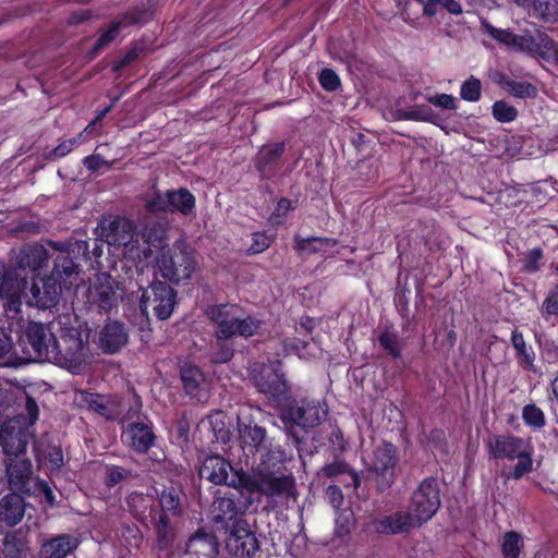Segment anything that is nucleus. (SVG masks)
Returning a JSON list of instances; mask_svg holds the SVG:
<instances>
[{"instance_id": "1", "label": "nucleus", "mask_w": 558, "mask_h": 558, "mask_svg": "<svg viewBox=\"0 0 558 558\" xmlns=\"http://www.w3.org/2000/svg\"><path fill=\"white\" fill-rule=\"evenodd\" d=\"M54 325L58 326L59 338L50 362L74 374L83 372L90 362L88 333L83 330L78 318L71 314L59 315Z\"/></svg>"}, {"instance_id": "2", "label": "nucleus", "mask_w": 558, "mask_h": 558, "mask_svg": "<svg viewBox=\"0 0 558 558\" xmlns=\"http://www.w3.org/2000/svg\"><path fill=\"white\" fill-rule=\"evenodd\" d=\"M488 454L494 459L518 460L512 476L520 480L533 469L534 448L530 438L511 434L492 435L486 441Z\"/></svg>"}, {"instance_id": "3", "label": "nucleus", "mask_w": 558, "mask_h": 558, "mask_svg": "<svg viewBox=\"0 0 558 558\" xmlns=\"http://www.w3.org/2000/svg\"><path fill=\"white\" fill-rule=\"evenodd\" d=\"M207 317L216 325V337L227 340L235 336L252 337L260 327V322L251 316H241L236 305L220 304L210 306L206 311Z\"/></svg>"}, {"instance_id": "4", "label": "nucleus", "mask_w": 558, "mask_h": 558, "mask_svg": "<svg viewBox=\"0 0 558 558\" xmlns=\"http://www.w3.org/2000/svg\"><path fill=\"white\" fill-rule=\"evenodd\" d=\"M157 267L161 276L171 282L190 280L197 269L196 253L185 241H175L171 248L157 257Z\"/></svg>"}, {"instance_id": "5", "label": "nucleus", "mask_w": 558, "mask_h": 558, "mask_svg": "<svg viewBox=\"0 0 558 558\" xmlns=\"http://www.w3.org/2000/svg\"><path fill=\"white\" fill-rule=\"evenodd\" d=\"M328 414L327 404L318 399L292 400L280 410V418L290 432L300 427L307 429L322 424Z\"/></svg>"}, {"instance_id": "6", "label": "nucleus", "mask_w": 558, "mask_h": 558, "mask_svg": "<svg viewBox=\"0 0 558 558\" xmlns=\"http://www.w3.org/2000/svg\"><path fill=\"white\" fill-rule=\"evenodd\" d=\"M175 304V291L163 281L155 280L142 290L140 308L146 317L153 312L158 319L166 320L173 313Z\"/></svg>"}, {"instance_id": "7", "label": "nucleus", "mask_w": 558, "mask_h": 558, "mask_svg": "<svg viewBox=\"0 0 558 558\" xmlns=\"http://www.w3.org/2000/svg\"><path fill=\"white\" fill-rule=\"evenodd\" d=\"M440 507V489L434 477L423 480L414 490L410 511L422 525L429 521Z\"/></svg>"}, {"instance_id": "8", "label": "nucleus", "mask_w": 558, "mask_h": 558, "mask_svg": "<svg viewBox=\"0 0 558 558\" xmlns=\"http://www.w3.org/2000/svg\"><path fill=\"white\" fill-rule=\"evenodd\" d=\"M86 299L90 305L108 312L118 303V283L108 274H97L89 283Z\"/></svg>"}, {"instance_id": "9", "label": "nucleus", "mask_w": 558, "mask_h": 558, "mask_svg": "<svg viewBox=\"0 0 558 558\" xmlns=\"http://www.w3.org/2000/svg\"><path fill=\"white\" fill-rule=\"evenodd\" d=\"M58 326L54 319L45 325L41 323L31 322L25 330V336L37 357L49 361L51 351L57 347Z\"/></svg>"}, {"instance_id": "10", "label": "nucleus", "mask_w": 558, "mask_h": 558, "mask_svg": "<svg viewBox=\"0 0 558 558\" xmlns=\"http://www.w3.org/2000/svg\"><path fill=\"white\" fill-rule=\"evenodd\" d=\"M368 468L389 486L395 476L398 457L396 447L386 441L378 444L365 459Z\"/></svg>"}, {"instance_id": "11", "label": "nucleus", "mask_w": 558, "mask_h": 558, "mask_svg": "<svg viewBox=\"0 0 558 558\" xmlns=\"http://www.w3.org/2000/svg\"><path fill=\"white\" fill-rule=\"evenodd\" d=\"M62 288L58 283V279L51 275L39 277L33 280L29 294H26V289L22 296L27 298L29 305L37 306L39 308H50L58 304L61 296Z\"/></svg>"}, {"instance_id": "12", "label": "nucleus", "mask_w": 558, "mask_h": 558, "mask_svg": "<svg viewBox=\"0 0 558 558\" xmlns=\"http://www.w3.org/2000/svg\"><path fill=\"white\" fill-rule=\"evenodd\" d=\"M254 384L259 392L274 400H279L288 391V385L279 362L263 365L254 376Z\"/></svg>"}, {"instance_id": "13", "label": "nucleus", "mask_w": 558, "mask_h": 558, "mask_svg": "<svg viewBox=\"0 0 558 558\" xmlns=\"http://www.w3.org/2000/svg\"><path fill=\"white\" fill-rule=\"evenodd\" d=\"M253 486L256 492L271 498L294 495V478L291 475L260 472L254 477Z\"/></svg>"}, {"instance_id": "14", "label": "nucleus", "mask_w": 558, "mask_h": 558, "mask_svg": "<svg viewBox=\"0 0 558 558\" xmlns=\"http://www.w3.org/2000/svg\"><path fill=\"white\" fill-rule=\"evenodd\" d=\"M226 549L234 558H252L259 545L255 535L238 522L226 539Z\"/></svg>"}, {"instance_id": "15", "label": "nucleus", "mask_w": 558, "mask_h": 558, "mask_svg": "<svg viewBox=\"0 0 558 558\" xmlns=\"http://www.w3.org/2000/svg\"><path fill=\"white\" fill-rule=\"evenodd\" d=\"M27 281L16 277V270H4L0 264V298L5 301L8 311L19 312L22 294H24Z\"/></svg>"}, {"instance_id": "16", "label": "nucleus", "mask_w": 558, "mask_h": 558, "mask_svg": "<svg viewBox=\"0 0 558 558\" xmlns=\"http://www.w3.org/2000/svg\"><path fill=\"white\" fill-rule=\"evenodd\" d=\"M49 258V253L43 244H27L19 251L15 256L14 265L10 270H16V277L26 281V278L21 276V271H36L41 268Z\"/></svg>"}, {"instance_id": "17", "label": "nucleus", "mask_w": 558, "mask_h": 558, "mask_svg": "<svg viewBox=\"0 0 558 558\" xmlns=\"http://www.w3.org/2000/svg\"><path fill=\"white\" fill-rule=\"evenodd\" d=\"M199 475L215 485L234 486L236 483L230 462L220 456L207 457L199 469Z\"/></svg>"}, {"instance_id": "18", "label": "nucleus", "mask_w": 558, "mask_h": 558, "mask_svg": "<svg viewBox=\"0 0 558 558\" xmlns=\"http://www.w3.org/2000/svg\"><path fill=\"white\" fill-rule=\"evenodd\" d=\"M123 438L134 451L145 453L154 445L156 437L151 423L145 418L130 423L123 432Z\"/></svg>"}, {"instance_id": "19", "label": "nucleus", "mask_w": 558, "mask_h": 558, "mask_svg": "<svg viewBox=\"0 0 558 558\" xmlns=\"http://www.w3.org/2000/svg\"><path fill=\"white\" fill-rule=\"evenodd\" d=\"M151 16V12L146 8H135L132 11L125 13L121 21L113 22L108 29L104 31L97 39L94 50L99 51L113 41L120 29L129 24H141L148 21Z\"/></svg>"}, {"instance_id": "20", "label": "nucleus", "mask_w": 558, "mask_h": 558, "mask_svg": "<svg viewBox=\"0 0 558 558\" xmlns=\"http://www.w3.org/2000/svg\"><path fill=\"white\" fill-rule=\"evenodd\" d=\"M420 526L411 511H396L376 521V530L384 534H407Z\"/></svg>"}, {"instance_id": "21", "label": "nucleus", "mask_w": 558, "mask_h": 558, "mask_svg": "<svg viewBox=\"0 0 558 558\" xmlns=\"http://www.w3.org/2000/svg\"><path fill=\"white\" fill-rule=\"evenodd\" d=\"M0 444L8 458L23 456L27 445L26 432L11 423H4L0 428Z\"/></svg>"}, {"instance_id": "22", "label": "nucleus", "mask_w": 558, "mask_h": 558, "mask_svg": "<svg viewBox=\"0 0 558 558\" xmlns=\"http://www.w3.org/2000/svg\"><path fill=\"white\" fill-rule=\"evenodd\" d=\"M186 554L197 558H216L219 554V543L213 533L198 530L186 542Z\"/></svg>"}, {"instance_id": "23", "label": "nucleus", "mask_w": 558, "mask_h": 558, "mask_svg": "<svg viewBox=\"0 0 558 558\" xmlns=\"http://www.w3.org/2000/svg\"><path fill=\"white\" fill-rule=\"evenodd\" d=\"M50 275L58 279V283H60L62 289H70L78 284L80 267L74 263L69 253L59 254L54 258Z\"/></svg>"}, {"instance_id": "24", "label": "nucleus", "mask_w": 558, "mask_h": 558, "mask_svg": "<svg viewBox=\"0 0 558 558\" xmlns=\"http://www.w3.org/2000/svg\"><path fill=\"white\" fill-rule=\"evenodd\" d=\"M128 342V333L122 324L111 322L106 324L100 333V345L107 353H116Z\"/></svg>"}, {"instance_id": "25", "label": "nucleus", "mask_w": 558, "mask_h": 558, "mask_svg": "<svg viewBox=\"0 0 558 558\" xmlns=\"http://www.w3.org/2000/svg\"><path fill=\"white\" fill-rule=\"evenodd\" d=\"M134 228L130 220L119 219L110 225L109 232L107 233V243L110 246L133 250Z\"/></svg>"}, {"instance_id": "26", "label": "nucleus", "mask_w": 558, "mask_h": 558, "mask_svg": "<svg viewBox=\"0 0 558 558\" xmlns=\"http://www.w3.org/2000/svg\"><path fill=\"white\" fill-rule=\"evenodd\" d=\"M293 241L294 250L301 257H308L316 253H326L337 245L335 239L320 236L302 238L296 234Z\"/></svg>"}, {"instance_id": "27", "label": "nucleus", "mask_w": 558, "mask_h": 558, "mask_svg": "<svg viewBox=\"0 0 558 558\" xmlns=\"http://www.w3.org/2000/svg\"><path fill=\"white\" fill-rule=\"evenodd\" d=\"M239 508L231 497H217L211 506L213 521L227 527L229 523H238Z\"/></svg>"}, {"instance_id": "28", "label": "nucleus", "mask_w": 558, "mask_h": 558, "mask_svg": "<svg viewBox=\"0 0 558 558\" xmlns=\"http://www.w3.org/2000/svg\"><path fill=\"white\" fill-rule=\"evenodd\" d=\"M32 474V463L23 456L10 457L7 460V475L13 488H20Z\"/></svg>"}, {"instance_id": "29", "label": "nucleus", "mask_w": 558, "mask_h": 558, "mask_svg": "<svg viewBox=\"0 0 558 558\" xmlns=\"http://www.w3.org/2000/svg\"><path fill=\"white\" fill-rule=\"evenodd\" d=\"M511 344L515 350V356L519 365L529 372L538 374V369L535 365V353L531 345L524 340L522 332L514 329L511 333Z\"/></svg>"}, {"instance_id": "30", "label": "nucleus", "mask_w": 558, "mask_h": 558, "mask_svg": "<svg viewBox=\"0 0 558 558\" xmlns=\"http://www.w3.org/2000/svg\"><path fill=\"white\" fill-rule=\"evenodd\" d=\"M24 515L23 500L20 495L10 494L0 500V520L15 525Z\"/></svg>"}, {"instance_id": "31", "label": "nucleus", "mask_w": 558, "mask_h": 558, "mask_svg": "<svg viewBox=\"0 0 558 558\" xmlns=\"http://www.w3.org/2000/svg\"><path fill=\"white\" fill-rule=\"evenodd\" d=\"M169 211L180 213L187 216L193 213L195 208V197L187 189L169 190L168 199Z\"/></svg>"}, {"instance_id": "32", "label": "nucleus", "mask_w": 558, "mask_h": 558, "mask_svg": "<svg viewBox=\"0 0 558 558\" xmlns=\"http://www.w3.org/2000/svg\"><path fill=\"white\" fill-rule=\"evenodd\" d=\"M75 547V543L69 535H60L46 542L40 555L44 558H65Z\"/></svg>"}, {"instance_id": "33", "label": "nucleus", "mask_w": 558, "mask_h": 558, "mask_svg": "<svg viewBox=\"0 0 558 558\" xmlns=\"http://www.w3.org/2000/svg\"><path fill=\"white\" fill-rule=\"evenodd\" d=\"M181 379L185 392L191 397H198L202 386L205 383V376L202 371L190 363L181 367Z\"/></svg>"}, {"instance_id": "34", "label": "nucleus", "mask_w": 558, "mask_h": 558, "mask_svg": "<svg viewBox=\"0 0 558 558\" xmlns=\"http://www.w3.org/2000/svg\"><path fill=\"white\" fill-rule=\"evenodd\" d=\"M82 402L92 411L100 414L101 416L113 420L118 415V411L116 410L112 402L108 401V399L104 396L83 392Z\"/></svg>"}, {"instance_id": "35", "label": "nucleus", "mask_w": 558, "mask_h": 558, "mask_svg": "<svg viewBox=\"0 0 558 558\" xmlns=\"http://www.w3.org/2000/svg\"><path fill=\"white\" fill-rule=\"evenodd\" d=\"M284 151L283 143H276L263 147L256 157V167L263 175H267L271 166L281 157Z\"/></svg>"}, {"instance_id": "36", "label": "nucleus", "mask_w": 558, "mask_h": 558, "mask_svg": "<svg viewBox=\"0 0 558 558\" xmlns=\"http://www.w3.org/2000/svg\"><path fill=\"white\" fill-rule=\"evenodd\" d=\"M154 529L156 533L158 549L163 550L170 547L175 537L174 526L170 520V517H168L166 513H160L154 524Z\"/></svg>"}, {"instance_id": "37", "label": "nucleus", "mask_w": 558, "mask_h": 558, "mask_svg": "<svg viewBox=\"0 0 558 558\" xmlns=\"http://www.w3.org/2000/svg\"><path fill=\"white\" fill-rule=\"evenodd\" d=\"M240 439L243 446L248 447L250 451L256 450L265 440L266 430L263 427L255 425L242 424L238 422Z\"/></svg>"}, {"instance_id": "38", "label": "nucleus", "mask_w": 558, "mask_h": 558, "mask_svg": "<svg viewBox=\"0 0 558 558\" xmlns=\"http://www.w3.org/2000/svg\"><path fill=\"white\" fill-rule=\"evenodd\" d=\"M500 549L504 558H520L524 549V537L515 531L504 533L500 538Z\"/></svg>"}, {"instance_id": "39", "label": "nucleus", "mask_w": 558, "mask_h": 558, "mask_svg": "<svg viewBox=\"0 0 558 558\" xmlns=\"http://www.w3.org/2000/svg\"><path fill=\"white\" fill-rule=\"evenodd\" d=\"M499 84L507 93L518 98H531L537 95L536 87L525 81H515L502 76Z\"/></svg>"}, {"instance_id": "40", "label": "nucleus", "mask_w": 558, "mask_h": 558, "mask_svg": "<svg viewBox=\"0 0 558 558\" xmlns=\"http://www.w3.org/2000/svg\"><path fill=\"white\" fill-rule=\"evenodd\" d=\"M159 505L161 513H166L168 517L180 515L182 508L179 490L173 487L163 489L159 496Z\"/></svg>"}, {"instance_id": "41", "label": "nucleus", "mask_w": 558, "mask_h": 558, "mask_svg": "<svg viewBox=\"0 0 558 558\" xmlns=\"http://www.w3.org/2000/svg\"><path fill=\"white\" fill-rule=\"evenodd\" d=\"M141 235L148 245L161 246L167 238V225L162 221L147 222Z\"/></svg>"}, {"instance_id": "42", "label": "nucleus", "mask_w": 558, "mask_h": 558, "mask_svg": "<svg viewBox=\"0 0 558 558\" xmlns=\"http://www.w3.org/2000/svg\"><path fill=\"white\" fill-rule=\"evenodd\" d=\"M322 472L327 477L348 476L351 481L350 483L353 485V489H356L360 485L357 473L352 471L343 461H335L327 464L323 468Z\"/></svg>"}, {"instance_id": "43", "label": "nucleus", "mask_w": 558, "mask_h": 558, "mask_svg": "<svg viewBox=\"0 0 558 558\" xmlns=\"http://www.w3.org/2000/svg\"><path fill=\"white\" fill-rule=\"evenodd\" d=\"M536 39V49L532 53H537L543 59L558 58V44L544 33H538Z\"/></svg>"}, {"instance_id": "44", "label": "nucleus", "mask_w": 558, "mask_h": 558, "mask_svg": "<svg viewBox=\"0 0 558 558\" xmlns=\"http://www.w3.org/2000/svg\"><path fill=\"white\" fill-rule=\"evenodd\" d=\"M522 420L527 426L534 429H541L546 425V418L543 410L534 403L523 407Z\"/></svg>"}, {"instance_id": "45", "label": "nucleus", "mask_w": 558, "mask_h": 558, "mask_svg": "<svg viewBox=\"0 0 558 558\" xmlns=\"http://www.w3.org/2000/svg\"><path fill=\"white\" fill-rule=\"evenodd\" d=\"M16 354L12 338L0 329V367L14 365Z\"/></svg>"}, {"instance_id": "46", "label": "nucleus", "mask_w": 558, "mask_h": 558, "mask_svg": "<svg viewBox=\"0 0 558 558\" xmlns=\"http://www.w3.org/2000/svg\"><path fill=\"white\" fill-rule=\"evenodd\" d=\"M537 17L555 20L558 17V0H532L531 7Z\"/></svg>"}, {"instance_id": "47", "label": "nucleus", "mask_w": 558, "mask_h": 558, "mask_svg": "<svg viewBox=\"0 0 558 558\" xmlns=\"http://www.w3.org/2000/svg\"><path fill=\"white\" fill-rule=\"evenodd\" d=\"M481 28L484 33L507 47L511 46L514 33L509 29L497 28L486 20L481 21Z\"/></svg>"}, {"instance_id": "48", "label": "nucleus", "mask_w": 558, "mask_h": 558, "mask_svg": "<svg viewBox=\"0 0 558 558\" xmlns=\"http://www.w3.org/2000/svg\"><path fill=\"white\" fill-rule=\"evenodd\" d=\"M23 546L13 534H8L0 546V558H20Z\"/></svg>"}, {"instance_id": "49", "label": "nucleus", "mask_w": 558, "mask_h": 558, "mask_svg": "<svg viewBox=\"0 0 558 558\" xmlns=\"http://www.w3.org/2000/svg\"><path fill=\"white\" fill-rule=\"evenodd\" d=\"M492 112L494 118L502 123L514 121L518 116L517 109L502 100H498L493 105Z\"/></svg>"}, {"instance_id": "50", "label": "nucleus", "mask_w": 558, "mask_h": 558, "mask_svg": "<svg viewBox=\"0 0 558 558\" xmlns=\"http://www.w3.org/2000/svg\"><path fill=\"white\" fill-rule=\"evenodd\" d=\"M481 81L474 76H471L461 85L460 96L466 101H477L481 98Z\"/></svg>"}, {"instance_id": "51", "label": "nucleus", "mask_w": 558, "mask_h": 558, "mask_svg": "<svg viewBox=\"0 0 558 558\" xmlns=\"http://www.w3.org/2000/svg\"><path fill=\"white\" fill-rule=\"evenodd\" d=\"M378 342L380 347L393 357H399L401 355L399 337L396 333L385 330L379 336Z\"/></svg>"}, {"instance_id": "52", "label": "nucleus", "mask_w": 558, "mask_h": 558, "mask_svg": "<svg viewBox=\"0 0 558 558\" xmlns=\"http://www.w3.org/2000/svg\"><path fill=\"white\" fill-rule=\"evenodd\" d=\"M233 356V349L231 345L222 342L217 338V342L211 347L210 360L214 363H227Z\"/></svg>"}, {"instance_id": "53", "label": "nucleus", "mask_w": 558, "mask_h": 558, "mask_svg": "<svg viewBox=\"0 0 558 558\" xmlns=\"http://www.w3.org/2000/svg\"><path fill=\"white\" fill-rule=\"evenodd\" d=\"M150 504V499L138 493H133L128 498V505L132 510L133 514L137 518L145 514Z\"/></svg>"}, {"instance_id": "54", "label": "nucleus", "mask_w": 558, "mask_h": 558, "mask_svg": "<svg viewBox=\"0 0 558 558\" xmlns=\"http://www.w3.org/2000/svg\"><path fill=\"white\" fill-rule=\"evenodd\" d=\"M168 191L166 193L155 192L151 196L147 197L145 206L151 213H166L169 211Z\"/></svg>"}, {"instance_id": "55", "label": "nucleus", "mask_w": 558, "mask_h": 558, "mask_svg": "<svg viewBox=\"0 0 558 558\" xmlns=\"http://www.w3.org/2000/svg\"><path fill=\"white\" fill-rule=\"evenodd\" d=\"M322 87L327 92H335L340 87V77L331 69H324L318 75Z\"/></svg>"}, {"instance_id": "56", "label": "nucleus", "mask_w": 558, "mask_h": 558, "mask_svg": "<svg viewBox=\"0 0 558 558\" xmlns=\"http://www.w3.org/2000/svg\"><path fill=\"white\" fill-rule=\"evenodd\" d=\"M510 48L532 53L533 49H536V39L530 34H514Z\"/></svg>"}, {"instance_id": "57", "label": "nucleus", "mask_w": 558, "mask_h": 558, "mask_svg": "<svg viewBox=\"0 0 558 558\" xmlns=\"http://www.w3.org/2000/svg\"><path fill=\"white\" fill-rule=\"evenodd\" d=\"M432 116V109L427 106L415 107L402 113L403 119L413 121H429Z\"/></svg>"}, {"instance_id": "58", "label": "nucleus", "mask_w": 558, "mask_h": 558, "mask_svg": "<svg viewBox=\"0 0 558 558\" xmlns=\"http://www.w3.org/2000/svg\"><path fill=\"white\" fill-rule=\"evenodd\" d=\"M271 243V239L263 232L253 233L252 244L248 247V252L252 254H258L266 251Z\"/></svg>"}, {"instance_id": "59", "label": "nucleus", "mask_w": 558, "mask_h": 558, "mask_svg": "<svg viewBox=\"0 0 558 558\" xmlns=\"http://www.w3.org/2000/svg\"><path fill=\"white\" fill-rule=\"evenodd\" d=\"M541 356L545 363L557 364L558 347L553 341H545L543 344H541Z\"/></svg>"}, {"instance_id": "60", "label": "nucleus", "mask_w": 558, "mask_h": 558, "mask_svg": "<svg viewBox=\"0 0 558 558\" xmlns=\"http://www.w3.org/2000/svg\"><path fill=\"white\" fill-rule=\"evenodd\" d=\"M427 101L433 104L436 107L454 110L456 109V99L453 96L448 94H436L427 97Z\"/></svg>"}, {"instance_id": "61", "label": "nucleus", "mask_w": 558, "mask_h": 558, "mask_svg": "<svg viewBox=\"0 0 558 558\" xmlns=\"http://www.w3.org/2000/svg\"><path fill=\"white\" fill-rule=\"evenodd\" d=\"M542 311L546 316L558 315V286L550 291L543 302Z\"/></svg>"}, {"instance_id": "62", "label": "nucleus", "mask_w": 558, "mask_h": 558, "mask_svg": "<svg viewBox=\"0 0 558 558\" xmlns=\"http://www.w3.org/2000/svg\"><path fill=\"white\" fill-rule=\"evenodd\" d=\"M293 209V206H292V203L290 199L288 198H281L278 203H277V206L275 208V211L272 213L271 215V222L272 223H280L281 222V218L286 217L287 214Z\"/></svg>"}, {"instance_id": "63", "label": "nucleus", "mask_w": 558, "mask_h": 558, "mask_svg": "<svg viewBox=\"0 0 558 558\" xmlns=\"http://www.w3.org/2000/svg\"><path fill=\"white\" fill-rule=\"evenodd\" d=\"M78 141L80 140L77 137H73V138L62 142L53 149V153H52L53 156L56 158H61V157L66 156L73 149V147L78 143Z\"/></svg>"}, {"instance_id": "64", "label": "nucleus", "mask_w": 558, "mask_h": 558, "mask_svg": "<svg viewBox=\"0 0 558 558\" xmlns=\"http://www.w3.org/2000/svg\"><path fill=\"white\" fill-rule=\"evenodd\" d=\"M126 471L119 466L110 468L107 472V484L109 486L117 485L126 477Z\"/></svg>"}]
</instances>
